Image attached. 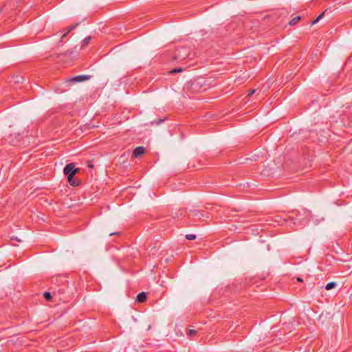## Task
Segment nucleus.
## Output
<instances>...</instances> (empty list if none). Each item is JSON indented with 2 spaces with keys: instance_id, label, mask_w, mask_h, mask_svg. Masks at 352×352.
I'll return each instance as SVG.
<instances>
[{
  "instance_id": "1",
  "label": "nucleus",
  "mask_w": 352,
  "mask_h": 352,
  "mask_svg": "<svg viewBox=\"0 0 352 352\" xmlns=\"http://www.w3.org/2000/svg\"><path fill=\"white\" fill-rule=\"evenodd\" d=\"M189 54V51L186 47H182L180 49L177 50L175 54L174 55V59L177 60H182L186 59Z\"/></svg>"
},
{
  "instance_id": "2",
  "label": "nucleus",
  "mask_w": 352,
  "mask_h": 352,
  "mask_svg": "<svg viewBox=\"0 0 352 352\" xmlns=\"http://www.w3.org/2000/svg\"><path fill=\"white\" fill-rule=\"evenodd\" d=\"M74 166L73 163L67 164L63 169L64 174L67 176L74 177L79 170L78 168H75Z\"/></svg>"
},
{
  "instance_id": "3",
  "label": "nucleus",
  "mask_w": 352,
  "mask_h": 352,
  "mask_svg": "<svg viewBox=\"0 0 352 352\" xmlns=\"http://www.w3.org/2000/svg\"><path fill=\"white\" fill-rule=\"evenodd\" d=\"M91 78L89 75H79L70 78L69 80L74 82H80L89 80Z\"/></svg>"
},
{
  "instance_id": "4",
  "label": "nucleus",
  "mask_w": 352,
  "mask_h": 352,
  "mask_svg": "<svg viewBox=\"0 0 352 352\" xmlns=\"http://www.w3.org/2000/svg\"><path fill=\"white\" fill-rule=\"evenodd\" d=\"M145 152V148L143 146H138L133 151V155L135 157H139L141 155L144 154Z\"/></svg>"
},
{
  "instance_id": "5",
  "label": "nucleus",
  "mask_w": 352,
  "mask_h": 352,
  "mask_svg": "<svg viewBox=\"0 0 352 352\" xmlns=\"http://www.w3.org/2000/svg\"><path fill=\"white\" fill-rule=\"evenodd\" d=\"M146 298V294L145 292L140 293L137 296V301L139 302H143Z\"/></svg>"
},
{
  "instance_id": "6",
  "label": "nucleus",
  "mask_w": 352,
  "mask_h": 352,
  "mask_svg": "<svg viewBox=\"0 0 352 352\" xmlns=\"http://www.w3.org/2000/svg\"><path fill=\"white\" fill-rule=\"evenodd\" d=\"M67 179L69 184L74 186H78L79 182L74 179V177L67 176Z\"/></svg>"
},
{
  "instance_id": "7",
  "label": "nucleus",
  "mask_w": 352,
  "mask_h": 352,
  "mask_svg": "<svg viewBox=\"0 0 352 352\" xmlns=\"http://www.w3.org/2000/svg\"><path fill=\"white\" fill-rule=\"evenodd\" d=\"M300 19L301 17L299 16H295L289 22V24L290 25H294L300 21Z\"/></svg>"
},
{
  "instance_id": "8",
  "label": "nucleus",
  "mask_w": 352,
  "mask_h": 352,
  "mask_svg": "<svg viewBox=\"0 0 352 352\" xmlns=\"http://www.w3.org/2000/svg\"><path fill=\"white\" fill-rule=\"evenodd\" d=\"M336 286V283L335 282H330L327 284L325 289L327 290H330L333 288H334Z\"/></svg>"
},
{
  "instance_id": "9",
  "label": "nucleus",
  "mask_w": 352,
  "mask_h": 352,
  "mask_svg": "<svg viewBox=\"0 0 352 352\" xmlns=\"http://www.w3.org/2000/svg\"><path fill=\"white\" fill-rule=\"evenodd\" d=\"M76 25L69 26V27L68 28V29H67V31L65 34H63V35L62 36V39H63V38H65V37L66 36V35H67L69 32H70L72 30H73L76 28Z\"/></svg>"
},
{
  "instance_id": "10",
  "label": "nucleus",
  "mask_w": 352,
  "mask_h": 352,
  "mask_svg": "<svg viewBox=\"0 0 352 352\" xmlns=\"http://www.w3.org/2000/svg\"><path fill=\"white\" fill-rule=\"evenodd\" d=\"M91 40V37L90 36H88V37H86L82 41V47H85V45H87L89 41Z\"/></svg>"
},
{
  "instance_id": "11",
  "label": "nucleus",
  "mask_w": 352,
  "mask_h": 352,
  "mask_svg": "<svg viewBox=\"0 0 352 352\" xmlns=\"http://www.w3.org/2000/svg\"><path fill=\"white\" fill-rule=\"evenodd\" d=\"M323 16H324V13H322L321 14H320L315 20L311 21V25H313L316 24L320 19H321L323 17Z\"/></svg>"
},
{
  "instance_id": "12",
  "label": "nucleus",
  "mask_w": 352,
  "mask_h": 352,
  "mask_svg": "<svg viewBox=\"0 0 352 352\" xmlns=\"http://www.w3.org/2000/svg\"><path fill=\"white\" fill-rule=\"evenodd\" d=\"M43 295H44L45 298L47 300H51V298H52V296H51V294H50V292H45V293H44V294H43Z\"/></svg>"
},
{
  "instance_id": "13",
  "label": "nucleus",
  "mask_w": 352,
  "mask_h": 352,
  "mask_svg": "<svg viewBox=\"0 0 352 352\" xmlns=\"http://www.w3.org/2000/svg\"><path fill=\"white\" fill-rule=\"evenodd\" d=\"M186 238L188 240H194L196 238V236L195 234H186Z\"/></svg>"
},
{
  "instance_id": "14",
  "label": "nucleus",
  "mask_w": 352,
  "mask_h": 352,
  "mask_svg": "<svg viewBox=\"0 0 352 352\" xmlns=\"http://www.w3.org/2000/svg\"><path fill=\"white\" fill-rule=\"evenodd\" d=\"M195 333H196V331H195L193 329H190L188 331V334L189 336H192L195 335Z\"/></svg>"
},
{
  "instance_id": "15",
  "label": "nucleus",
  "mask_w": 352,
  "mask_h": 352,
  "mask_svg": "<svg viewBox=\"0 0 352 352\" xmlns=\"http://www.w3.org/2000/svg\"><path fill=\"white\" fill-rule=\"evenodd\" d=\"M183 69L182 68H178V69H175L171 71V73H176V72H182Z\"/></svg>"
},
{
  "instance_id": "16",
  "label": "nucleus",
  "mask_w": 352,
  "mask_h": 352,
  "mask_svg": "<svg viewBox=\"0 0 352 352\" xmlns=\"http://www.w3.org/2000/svg\"><path fill=\"white\" fill-rule=\"evenodd\" d=\"M254 92H255V90H254V89H253V90L250 91V94H249V96H252V95H253V94H254Z\"/></svg>"
},
{
  "instance_id": "17",
  "label": "nucleus",
  "mask_w": 352,
  "mask_h": 352,
  "mask_svg": "<svg viewBox=\"0 0 352 352\" xmlns=\"http://www.w3.org/2000/svg\"><path fill=\"white\" fill-rule=\"evenodd\" d=\"M297 280H298V282H302V278H297Z\"/></svg>"
}]
</instances>
